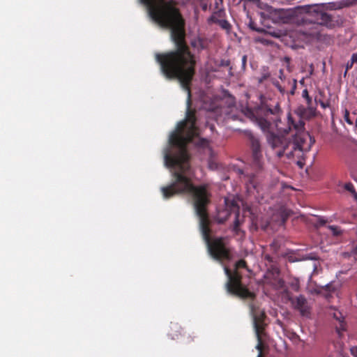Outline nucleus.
Here are the masks:
<instances>
[{
  "instance_id": "obj_1",
  "label": "nucleus",
  "mask_w": 357,
  "mask_h": 357,
  "mask_svg": "<svg viewBox=\"0 0 357 357\" xmlns=\"http://www.w3.org/2000/svg\"><path fill=\"white\" fill-rule=\"evenodd\" d=\"M162 73L167 78H177L187 92L188 112L185 121L178 123L176 130L169 139L170 148L164 152L165 166L170 169L175 181L171 185L160 188L165 199L180 193L191 195L194 199L196 213L199 218L202 234L210 255L215 259H229V253L222 239L211 241L208 219L206 210L209 203L210 192L207 185L195 187L191 183L192 172L189 164V156L185 144L198 135L195 115L189 111L190 91L189 84L194 75L195 61L188 51H175L165 54H156Z\"/></svg>"
},
{
  "instance_id": "obj_2",
  "label": "nucleus",
  "mask_w": 357,
  "mask_h": 357,
  "mask_svg": "<svg viewBox=\"0 0 357 357\" xmlns=\"http://www.w3.org/2000/svg\"><path fill=\"white\" fill-rule=\"evenodd\" d=\"M271 114H273L272 110L268 109L266 113V119H257V123L264 132H267L268 143L278 157L280 158L285 155L288 158H298L302 156L303 152L310 149L314 141L309 134L304 133L298 137L296 143L293 144V151H288L289 142L284 135L289 132L290 127L282 128L280 126V121L271 123L268 117Z\"/></svg>"
},
{
  "instance_id": "obj_3",
  "label": "nucleus",
  "mask_w": 357,
  "mask_h": 357,
  "mask_svg": "<svg viewBox=\"0 0 357 357\" xmlns=\"http://www.w3.org/2000/svg\"><path fill=\"white\" fill-rule=\"evenodd\" d=\"M245 267V262L243 260H240L235 264V270L234 273L227 267H224L225 273L228 278V282L226 284L227 291L230 293L234 294L242 298H252L254 297V294L248 291L241 283V275L238 272V269Z\"/></svg>"
},
{
  "instance_id": "obj_4",
  "label": "nucleus",
  "mask_w": 357,
  "mask_h": 357,
  "mask_svg": "<svg viewBox=\"0 0 357 357\" xmlns=\"http://www.w3.org/2000/svg\"><path fill=\"white\" fill-rule=\"evenodd\" d=\"M296 11L292 9H275L268 5L265 6L261 15L271 19L274 23L289 24L294 22Z\"/></svg>"
},
{
  "instance_id": "obj_5",
  "label": "nucleus",
  "mask_w": 357,
  "mask_h": 357,
  "mask_svg": "<svg viewBox=\"0 0 357 357\" xmlns=\"http://www.w3.org/2000/svg\"><path fill=\"white\" fill-rule=\"evenodd\" d=\"M250 310L253 317L255 330L259 342L257 345L256 346V348L257 349L261 351V346L260 340V334L263 329L262 321L264 317V312L259 309H257L253 305H251Z\"/></svg>"
},
{
  "instance_id": "obj_6",
  "label": "nucleus",
  "mask_w": 357,
  "mask_h": 357,
  "mask_svg": "<svg viewBox=\"0 0 357 357\" xmlns=\"http://www.w3.org/2000/svg\"><path fill=\"white\" fill-rule=\"evenodd\" d=\"M297 113L301 118L305 119H310L317 115V109L312 105H307L306 107L303 106L298 107L297 109Z\"/></svg>"
},
{
  "instance_id": "obj_7",
  "label": "nucleus",
  "mask_w": 357,
  "mask_h": 357,
  "mask_svg": "<svg viewBox=\"0 0 357 357\" xmlns=\"http://www.w3.org/2000/svg\"><path fill=\"white\" fill-rule=\"evenodd\" d=\"M294 307L298 309L302 315L306 316L309 312V307L307 304V301L305 298L300 296L296 298V300L293 302Z\"/></svg>"
},
{
  "instance_id": "obj_8",
  "label": "nucleus",
  "mask_w": 357,
  "mask_h": 357,
  "mask_svg": "<svg viewBox=\"0 0 357 357\" xmlns=\"http://www.w3.org/2000/svg\"><path fill=\"white\" fill-rule=\"evenodd\" d=\"M333 316L340 323V326H337V331H339L340 330H344V325H343L344 317H343L342 313L340 311L335 310L333 313Z\"/></svg>"
},
{
  "instance_id": "obj_9",
  "label": "nucleus",
  "mask_w": 357,
  "mask_h": 357,
  "mask_svg": "<svg viewBox=\"0 0 357 357\" xmlns=\"http://www.w3.org/2000/svg\"><path fill=\"white\" fill-rule=\"evenodd\" d=\"M357 61V53H354L352 54L351 61H348L346 65V71L345 73H347V71L352 68L354 63Z\"/></svg>"
},
{
  "instance_id": "obj_10",
  "label": "nucleus",
  "mask_w": 357,
  "mask_h": 357,
  "mask_svg": "<svg viewBox=\"0 0 357 357\" xmlns=\"http://www.w3.org/2000/svg\"><path fill=\"white\" fill-rule=\"evenodd\" d=\"M238 208V206H237L236 203L233 204L232 206H231V211H234V213H236V220H235V227H234L235 229H236L237 227L239 225V220L238 219V211H237Z\"/></svg>"
},
{
  "instance_id": "obj_11",
  "label": "nucleus",
  "mask_w": 357,
  "mask_h": 357,
  "mask_svg": "<svg viewBox=\"0 0 357 357\" xmlns=\"http://www.w3.org/2000/svg\"><path fill=\"white\" fill-rule=\"evenodd\" d=\"M268 34H269L270 36H272L275 38H280L282 36L285 35V33L282 31L281 30H276V31H268Z\"/></svg>"
},
{
  "instance_id": "obj_12",
  "label": "nucleus",
  "mask_w": 357,
  "mask_h": 357,
  "mask_svg": "<svg viewBox=\"0 0 357 357\" xmlns=\"http://www.w3.org/2000/svg\"><path fill=\"white\" fill-rule=\"evenodd\" d=\"M344 188L346 190H349V192L354 194V197L355 199L357 201V192H355L354 185L351 183H349L345 184Z\"/></svg>"
},
{
  "instance_id": "obj_13",
  "label": "nucleus",
  "mask_w": 357,
  "mask_h": 357,
  "mask_svg": "<svg viewBox=\"0 0 357 357\" xmlns=\"http://www.w3.org/2000/svg\"><path fill=\"white\" fill-rule=\"evenodd\" d=\"M291 287L294 291H298L299 289V280L296 278L294 279L291 282Z\"/></svg>"
},
{
  "instance_id": "obj_14",
  "label": "nucleus",
  "mask_w": 357,
  "mask_h": 357,
  "mask_svg": "<svg viewBox=\"0 0 357 357\" xmlns=\"http://www.w3.org/2000/svg\"><path fill=\"white\" fill-rule=\"evenodd\" d=\"M344 119L348 124H349V125L354 124L353 121H351V119L349 116V112L347 109H344Z\"/></svg>"
},
{
  "instance_id": "obj_15",
  "label": "nucleus",
  "mask_w": 357,
  "mask_h": 357,
  "mask_svg": "<svg viewBox=\"0 0 357 357\" xmlns=\"http://www.w3.org/2000/svg\"><path fill=\"white\" fill-rule=\"evenodd\" d=\"M328 229L331 230V231L335 236H337L341 233L340 228L336 226H329Z\"/></svg>"
},
{
  "instance_id": "obj_16",
  "label": "nucleus",
  "mask_w": 357,
  "mask_h": 357,
  "mask_svg": "<svg viewBox=\"0 0 357 357\" xmlns=\"http://www.w3.org/2000/svg\"><path fill=\"white\" fill-rule=\"evenodd\" d=\"M357 3V0H344L342 2V6H350Z\"/></svg>"
},
{
  "instance_id": "obj_17",
  "label": "nucleus",
  "mask_w": 357,
  "mask_h": 357,
  "mask_svg": "<svg viewBox=\"0 0 357 357\" xmlns=\"http://www.w3.org/2000/svg\"><path fill=\"white\" fill-rule=\"evenodd\" d=\"M253 149H254V153L256 155V157H257V154H258V151H259V145L258 142L256 141V142H253Z\"/></svg>"
},
{
  "instance_id": "obj_18",
  "label": "nucleus",
  "mask_w": 357,
  "mask_h": 357,
  "mask_svg": "<svg viewBox=\"0 0 357 357\" xmlns=\"http://www.w3.org/2000/svg\"><path fill=\"white\" fill-rule=\"evenodd\" d=\"M319 102V104H320L321 107L323 109H326V108H327V107H329V103H328V102H325L321 101V100H320Z\"/></svg>"
},
{
  "instance_id": "obj_19",
  "label": "nucleus",
  "mask_w": 357,
  "mask_h": 357,
  "mask_svg": "<svg viewBox=\"0 0 357 357\" xmlns=\"http://www.w3.org/2000/svg\"><path fill=\"white\" fill-rule=\"evenodd\" d=\"M302 96H303L305 99H306V98H308L309 94H308V91H307V89H305V90H303V92H302Z\"/></svg>"
},
{
  "instance_id": "obj_20",
  "label": "nucleus",
  "mask_w": 357,
  "mask_h": 357,
  "mask_svg": "<svg viewBox=\"0 0 357 357\" xmlns=\"http://www.w3.org/2000/svg\"><path fill=\"white\" fill-rule=\"evenodd\" d=\"M306 102H307V105L309 106V105H311L312 104V98L308 96V98H306Z\"/></svg>"
},
{
  "instance_id": "obj_21",
  "label": "nucleus",
  "mask_w": 357,
  "mask_h": 357,
  "mask_svg": "<svg viewBox=\"0 0 357 357\" xmlns=\"http://www.w3.org/2000/svg\"><path fill=\"white\" fill-rule=\"evenodd\" d=\"M226 219H227V217H226L225 218H220V217H218V222H224Z\"/></svg>"
},
{
  "instance_id": "obj_22",
  "label": "nucleus",
  "mask_w": 357,
  "mask_h": 357,
  "mask_svg": "<svg viewBox=\"0 0 357 357\" xmlns=\"http://www.w3.org/2000/svg\"><path fill=\"white\" fill-rule=\"evenodd\" d=\"M228 26H229V24H228V23L227 22H223L222 26L224 28H227Z\"/></svg>"
},
{
  "instance_id": "obj_23",
  "label": "nucleus",
  "mask_w": 357,
  "mask_h": 357,
  "mask_svg": "<svg viewBox=\"0 0 357 357\" xmlns=\"http://www.w3.org/2000/svg\"><path fill=\"white\" fill-rule=\"evenodd\" d=\"M319 220L321 225H324L326 222V221L323 218H319Z\"/></svg>"
},
{
  "instance_id": "obj_24",
  "label": "nucleus",
  "mask_w": 357,
  "mask_h": 357,
  "mask_svg": "<svg viewBox=\"0 0 357 357\" xmlns=\"http://www.w3.org/2000/svg\"><path fill=\"white\" fill-rule=\"evenodd\" d=\"M308 7H310V6H307L303 7L302 9L305 10H307Z\"/></svg>"
},
{
  "instance_id": "obj_25",
  "label": "nucleus",
  "mask_w": 357,
  "mask_h": 357,
  "mask_svg": "<svg viewBox=\"0 0 357 357\" xmlns=\"http://www.w3.org/2000/svg\"><path fill=\"white\" fill-rule=\"evenodd\" d=\"M354 351H357V348H356V349H351V352H352V353H354Z\"/></svg>"
},
{
  "instance_id": "obj_26",
  "label": "nucleus",
  "mask_w": 357,
  "mask_h": 357,
  "mask_svg": "<svg viewBox=\"0 0 357 357\" xmlns=\"http://www.w3.org/2000/svg\"><path fill=\"white\" fill-rule=\"evenodd\" d=\"M245 59H246L245 56H243V63H245Z\"/></svg>"
},
{
  "instance_id": "obj_27",
  "label": "nucleus",
  "mask_w": 357,
  "mask_h": 357,
  "mask_svg": "<svg viewBox=\"0 0 357 357\" xmlns=\"http://www.w3.org/2000/svg\"><path fill=\"white\" fill-rule=\"evenodd\" d=\"M204 143H205V141H203L202 143H201V145L204 146Z\"/></svg>"
},
{
  "instance_id": "obj_28",
  "label": "nucleus",
  "mask_w": 357,
  "mask_h": 357,
  "mask_svg": "<svg viewBox=\"0 0 357 357\" xmlns=\"http://www.w3.org/2000/svg\"><path fill=\"white\" fill-rule=\"evenodd\" d=\"M250 27L252 29H255L254 26H252V24H250Z\"/></svg>"
},
{
  "instance_id": "obj_29",
  "label": "nucleus",
  "mask_w": 357,
  "mask_h": 357,
  "mask_svg": "<svg viewBox=\"0 0 357 357\" xmlns=\"http://www.w3.org/2000/svg\"><path fill=\"white\" fill-rule=\"evenodd\" d=\"M225 203H226L227 205L228 204V200L227 199H225Z\"/></svg>"
},
{
  "instance_id": "obj_30",
  "label": "nucleus",
  "mask_w": 357,
  "mask_h": 357,
  "mask_svg": "<svg viewBox=\"0 0 357 357\" xmlns=\"http://www.w3.org/2000/svg\"><path fill=\"white\" fill-rule=\"evenodd\" d=\"M257 357H261V353L258 355Z\"/></svg>"
},
{
  "instance_id": "obj_31",
  "label": "nucleus",
  "mask_w": 357,
  "mask_h": 357,
  "mask_svg": "<svg viewBox=\"0 0 357 357\" xmlns=\"http://www.w3.org/2000/svg\"><path fill=\"white\" fill-rule=\"evenodd\" d=\"M354 357H357L356 356H354Z\"/></svg>"
}]
</instances>
